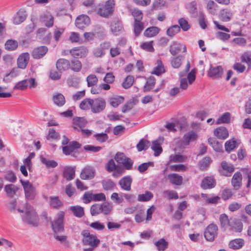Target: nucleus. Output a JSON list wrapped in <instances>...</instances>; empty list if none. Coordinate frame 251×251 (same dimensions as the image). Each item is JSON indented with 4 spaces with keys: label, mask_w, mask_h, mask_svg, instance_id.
<instances>
[{
    "label": "nucleus",
    "mask_w": 251,
    "mask_h": 251,
    "mask_svg": "<svg viewBox=\"0 0 251 251\" xmlns=\"http://www.w3.org/2000/svg\"><path fill=\"white\" fill-rule=\"evenodd\" d=\"M92 99H85L83 100L79 105V107L83 110H87L91 109Z\"/></svg>",
    "instance_id": "nucleus-56"
},
{
    "label": "nucleus",
    "mask_w": 251,
    "mask_h": 251,
    "mask_svg": "<svg viewBox=\"0 0 251 251\" xmlns=\"http://www.w3.org/2000/svg\"><path fill=\"white\" fill-rule=\"evenodd\" d=\"M219 220L222 227L224 229L230 227L231 224H230L228 217L226 214H221L220 216Z\"/></svg>",
    "instance_id": "nucleus-40"
},
{
    "label": "nucleus",
    "mask_w": 251,
    "mask_h": 251,
    "mask_svg": "<svg viewBox=\"0 0 251 251\" xmlns=\"http://www.w3.org/2000/svg\"><path fill=\"white\" fill-rule=\"evenodd\" d=\"M160 31V29L156 26L148 28L144 32V35L147 37H152L156 36Z\"/></svg>",
    "instance_id": "nucleus-34"
},
{
    "label": "nucleus",
    "mask_w": 251,
    "mask_h": 251,
    "mask_svg": "<svg viewBox=\"0 0 251 251\" xmlns=\"http://www.w3.org/2000/svg\"><path fill=\"white\" fill-rule=\"evenodd\" d=\"M26 11L24 9H21L17 12L13 18V23L15 25H19L23 23L26 18Z\"/></svg>",
    "instance_id": "nucleus-21"
},
{
    "label": "nucleus",
    "mask_w": 251,
    "mask_h": 251,
    "mask_svg": "<svg viewBox=\"0 0 251 251\" xmlns=\"http://www.w3.org/2000/svg\"><path fill=\"white\" fill-rule=\"evenodd\" d=\"M229 228L231 230L240 232L243 229V224L240 221H235L231 224Z\"/></svg>",
    "instance_id": "nucleus-55"
},
{
    "label": "nucleus",
    "mask_w": 251,
    "mask_h": 251,
    "mask_svg": "<svg viewBox=\"0 0 251 251\" xmlns=\"http://www.w3.org/2000/svg\"><path fill=\"white\" fill-rule=\"evenodd\" d=\"M155 245L159 251H164L168 246V243L164 238H162L155 242Z\"/></svg>",
    "instance_id": "nucleus-49"
},
{
    "label": "nucleus",
    "mask_w": 251,
    "mask_h": 251,
    "mask_svg": "<svg viewBox=\"0 0 251 251\" xmlns=\"http://www.w3.org/2000/svg\"><path fill=\"white\" fill-rule=\"evenodd\" d=\"M124 100V98L120 96H113L108 99V102L113 107H117Z\"/></svg>",
    "instance_id": "nucleus-28"
},
{
    "label": "nucleus",
    "mask_w": 251,
    "mask_h": 251,
    "mask_svg": "<svg viewBox=\"0 0 251 251\" xmlns=\"http://www.w3.org/2000/svg\"><path fill=\"white\" fill-rule=\"evenodd\" d=\"M50 204L51 207L58 209L62 205V202L57 196H51L50 197Z\"/></svg>",
    "instance_id": "nucleus-36"
},
{
    "label": "nucleus",
    "mask_w": 251,
    "mask_h": 251,
    "mask_svg": "<svg viewBox=\"0 0 251 251\" xmlns=\"http://www.w3.org/2000/svg\"><path fill=\"white\" fill-rule=\"evenodd\" d=\"M208 142L216 151L220 152L222 151V145L215 138L210 137L208 139Z\"/></svg>",
    "instance_id": "nucleus-42"
},
{
    "label": "nucleus",
    "mask_w": 251,
    "mask_h": 251,
    "mask_svg": "<svg viewBox=\"0 0 251 251\" xmlns=\"http://www.w3.org/2000/svg\"><path fill=\"white\" fill-rule=\"evenodd\" d=\"M95 174V171L94 168L90 166H87L82 170L80 177L82 179H90L94 177Z\"/></svg>",
    "instance_id": "nucleus-15"
},
{
    "label": "nucleus",
    "mask_w": 251,
    "mask_h": 251,
    "mask_svg": "<svg viewBox=\"0 0 251 251\" xmlns=\"http://www.w3.org/2000/svg\"><path fill=\"white\" fill-rule=\"evenodd\" d=\"M62 231H57L54 232L53 237L54 238L59 241L60 243L63 244L65 245H68V242L67 241V236L64 235L60 234V232Z\"/></svg>",
    "instance_id": "nucleus-46"
},
{
    "label": "nucleus",
    "mask_w": 251,
    "mask_h": 251,
    "mask_svg": "<svg viewBox=\"0 0 251 251\" xmlns=\"http://www.w3.org/2000/svg\"><path fill=\"white\" fill-rule=\"evenodd\" d=\"M90 19L87 15L82 14L76 18L75 25L78 28L83 29L90 25Z\"/></svg>",
    "instance_id": "nucleus-9"
},
{
    "label": "nucleus",
    "mask_w": 251,
    "mask_h": 251,
    "mask_svg": "<svg viewBox=\"0 0 251 251\" xmlns=\"http://www.w3.org/2000/svg\"><path fill=\"white\" fill-rule=\"evenodd\" d=\"M242 175L240 172L235 173L232 178V184L235 189H238L242 182Z\"/></svg>",
    "instance_id": "nucleus-30"
},
{
    "label": "nucleus",
    "mask_w": 251,
    "mask_h": 251,
    "mask_svg": "<svg viewBox=\"0 0 251 251\" xmlns=\"http://www.w3.org/2000/svg\"><path fill=\"white\" fill-rule=\"evenodd\" d=\"M48 49L46 46H41L35 49L32 52V56L34 58L39 59L43 57L47 52Z\"/></svg>",
    "instance_id": "nucleus-22"
},
{
    "label": "nucleus",
    "mask_w": 251,
    "mask_h": 251,
    "mask_svg": "<svg viewBox=\"0 0 251 251\" xmlns=\"http://www.w3.org/2000/svg\"><path fill=\"white\" fill-rule=\"evenodd\" d=\"M196 71L193 69L187 75V79L186 78H182L180 79V88L183 90H186L188 88V83L190 84L193 83V82L196 79Z\"/></svg>",
    "instance_id": "nucleus-8"
},
{
    "label": "nucleus",
    "mask_w": 251,
    "mask_h": 251,
    "mask_svg": "<svg viewBox=\"0 0 251 251\" xmlns=\"http://www.w3.org/2000/svg\"><path fill=\"white\" fill-rule=\"evenodd\" d=\"M201 196L208 203L216 204L219 202V200H220V198L218 196L210 197L208 195L206 194L202 193L201 194Z\"/></svg>",
    "instance_id": "nucleus-38"
},
{
    "label": "nucleus",
    "mask_w": 251,
    "mask_h": 251,
    "mask_svg": "<svg viewBox=\"0 0 251 251\" xmlns=\"http://www.w3.org/2000/svg\"><path fill=\"white\" fill-rule=\"evenodd\" d=\"M152 197L153 194L152 193L149 191H146L144 194L138 195L137 200L139 201H147L151 199Z\"/></svg>",
    "instance_id": "nucleus-50"
},
{
    "label": "nucleus",
    "mask_w": 251,
    "mask_h": 251,
    "mask_svg": "<svg viewBox=\"0 0 251 251\" xmlns=\"http://www.w3.org/2000/svg\"><path fill=\"white\" fill-rule=\"evenodd\" d=\"M242 62L246 63L248 66V69H251V51L244 52L241 56Z\"/></svg>",
    "instance_id": "nucleus-37"
},
{
    "label": "nucleus",
    "mask_w": 251,
    "mask_h": 251,
    "mask_svg": "<svg viewBox=\"0 0 251 251\" xmlns=\"http://www.w3.org/2000/svg\"><path fill=\"white\" fill-rule=\"evenodd\" d=\"M105 100L100 97L92 99L91 112L97 114L103 111L106 107Z\"/></svg>",
    "instance_id": "nucleus-6"
},
{
    "label": "nucleus",
    "mask_w": 251,
    "mask_h": 251,
    "mask_svg": "<svg viewBox=\"0 0 251 251\" xmlns=\"http://www.w3.org/2000/svg\"><path fill=\"white\" fill-rule=\"evenodd\" d=\"M17 210L20 213H23L24 211H25V215L23 217V220L25 222L33 226L38 225V218L35 210L32 206L26 204L25 210L18 208Z\"/></svg>",
    "instance_id": "nucleus-2"
},
{
    "label": "nucleus",
    "mask_w": 251,
    "mask_h": 251,
    "mask_svg": "<svg viewBox=\"0 0 251 251\" xmlns=\"http://www.w3.org/2000/svg\"><path fill=\"white\" fill-rule=\"evenodd\" d=\"M18 46L17 41L13 39L8 40L5 43V49L9 51L15 50Z\"/></svg>",
    "instance_id": "nucleus-44"
},
{
    "label": "nucleus",
    "mask_w": 251,
    "mask_h": 251,
    "mask_svg": "<svg viewBox=\"0 0 251 251\" xmlns=\"http://www.w3.org/2000/svg\"><path fill=\"white\" fill-rule=\"evenodd\" d=\"M29 60V54L28 52L21 53L18 57L17 63L18 68L25 69Z\"/></svg>",
    "instance_id": "nucleus-10"
},
{
    "label": "nucleus",
    "mask_w": 251,
    "mask_h": 251,
    "mask_svg": "<svg viewBox=\"0 0 251 251\" xmlns=\"http://www.w3.org/2000/svg\"><path fill=\"white\" fill-rule=\"evenodd\" d=\"M81 145L76 141H74L68 145L62 147V151L64 154L68 155L75 151V150L79 148Z\"/></svg>",
    "instance_id": "nucleus-12"
},
{
    "label": "nucleus",
    "mask_w": 251,
    "mask_h": 251,
    "mask_svg": "<svg viewBox=\"0 0 251 251\" xmlns=\"http://www.w3.org/2000/svg\"><path fill=\"white\" fill-rule=\"evenodd\" d=\"M157 66L154 68L152 74L159 75L164 73L165 69L162 62L160 59H158L156 61Z\"/></svg>",
    "instance_id": "nucleus-43"
},
{
    "label": "nucleus",
    "mask_w": 251,
    "mask_h": 251,
    "mask_svg": "<svg viewBox=\"0 0 251 251\" xmlns=\"http://www.w3.org/2000/svg\"><path fill=\"white\" fill-rule=\"evenodd\" d=\"M155 83V79L152 76L150 77L146 81V83L144 87V91H148L151 90Z\"/></svg>",
    "instance_id": "nucleus-52"
},
{
    "label": "nucleus",
    "mask_w": 251,
    "mask_h": 251,
    "mask_svg": "<svg viewBox=\"0 0 251 251\" xmlns=\"http://www.w3.org/2000/svg\"><path fill=\"white\" fill-rule=\"evenodd\" d=\"M63 176L67 180L73 179L75 177V168L71 166L65 167L63 170Z\"/></svg>",
    "instance_id": "nucleus-20"
},
{
    "label": "nucleus",
    "mask_w": 251,
    "mask_h": 251,
    "mask_svg": "<svg viewBox=\"0 0 251 251\" xmlns=\"http://www.w3.org/2000/svg\"><path fill=\"white\" fill-rule=\"evenodd\" d=\"M115 2L114 0H108L105 4H100L98 13L101 17L107 18L114 12Z\"/></svg>",
    "instance_id": "nucleus-3"
},
{
    "label": "nucleus",
    "mask_w": 251,
    "mask_h": 251,
    "mask_svg": "<svg viewBox=\"0 0 251 251\" xmlns=\"http://www.w3.org/2000/svg\"><path fill=\"white\" fill-rule=\"evenodd\" d=\"M21 182L24 189L25 199L27 200H33L36 195V189L28 180H21Z\"/></svg>",
    "instance_id": "nucleus-5"
},
{
    "label": "nucleus",
    "mask_w": 251,
    "mask_h": 251,
    "mask_svg": "<svg viewBox=\"0 0 251 251\" xmlns=\"http://www.w3.org/2000/svg\"><path fill=\"white\" fill-rule=\"evenodd\" d=\"M112 32L115 35L123 29V26L119 21H113L110 25Z\"/></svg>",
    "instance_id": "nucleus-45"
},
{
    "label": "nucleus",
    "mask_w": 251,
    "mask_h": 251,
    "mask_svg": "<svg viewBox=\"0 0 251 251\" xmlns=\"http://www.w3.org/2000/svg\"><path fill=\"white\" fill-rule=\"evenodd\" d=\"M132 178L130 176H126L121 178L119 184L121 188L125 191H129L131 190Z\"/></svg>",
    "instance_id": "nucleus-17"
},
{
    "label": "nucleus",
    "mask_w": 251,
    "mask_h": 251,
    "mask_svg": "<svg viewBox=\"0 0 251 251\" xmlns=\"http://www.w3.org/2000/svg\"><path fill=\"white\" fill-rule=\"evenodd\" d=\"M69 209L75 217L78 218L82 217L84 214L83 208L79 205L71 206Z\"/></svg>",
    "instance_id": "nucleus-33"
},
{
    "label": "nucleus",
    "mask_w": 251,
    "mask_h": 251,
    "mask_svg": "<svg viewBox=\"0 0 251 251\" xmlns=\"http://www.w3.org/2000/svg\"><path fill=\"white\" fill-rule=\"evenodd\" d=\"M180 26L178 25H174L169 27L166 32L167 35L170 37H173L180 31Z\"/></svg>",
    "instance_id": "nucleus-53"
},
{
    "label": "nucleus",
    "mask_w": 251,
    "mask_h": 251,
    "mask_svg": "<svg viewBox=\"0 0 251 251\" xmlns=\"http://www.w3.org/2000/svg\"><path fill=\"white\" fill-rule=\"evenodd\" d=\"M19 74V72L18 68H13L9 73H7L5 75L3 80L6 83H9L12 81L14 77L17 76Z\"/></svg>",
    "instance_id": "nucleus-29"
},
{
    "label": "nucleus",
    "mask_w": 251,
    "mask_h": 251,
    "mask_svg": "<svg viewBox=\"0 0 251 251\" xmlns=\"http://www.w3.org/2000/svg\"><path fill=\"white\" fill-rule=\"evenodd\" d=\"M70 53L74 58L85 57L88 53V50L84 47L75 48L70 50Z\"/></svg>",
    "instance_id": "nucleus-11"
},
{
    "label": "nucleus",
    "mask_w": 251,
    "mask_h": 251,
    "mask_svg": "<svg viewBox=\"0 0 251 251\" xmlns=\"http://www.w3.org/2000/svg\"><path fill=\"white\" fill-rule=\"evenodd\" d=\"M233 16V12L228 9H224L220 12L219 15L220 19L224 22L229 21Z\"/></svg>",
    "instance_id": "nucleus-25"
},
{
    "label": "nucleus",
    "mask_w": 251,
    "mask_h": 251,
    "mask_svg": "<svg viewBox=\"0 0 251 251\" xmlns=\"http://www.w3.org/2000/svg\"><path fill=\"white\" fill-rule=\"evenodd\" d=\"M40 20L47 27H51L53 25L54 18L53 16L49 12L42 14L40 17Z\"/></svg>",
    "instance_id": "nucleus-13"
},
{
    "label": "nucleus",
    "mask_w": 251,
    "mask_h": 251,
    "mask_svg": "<svg viewBox=\"0 0 251 251\" xmlns=\"http://www.w3.org/2000/svg\"><path fill=\"white\" fill-rule=\"evenodd\" d=\"M244 245V241L241 238L235 239L231 241L228 244L229 247L233 250L241 248Z\"/></svg>",
    "instance_id": "nucleus-32"
},
{
    "label": "nucleus",
    "mask_w": 251,
    "mask_h": 251,
    "mask_svg": "<svg viewBox=\"0 0 251 251\" xmlns=\"http://www.w3.org/2000/svg\"><path fill=\"white\" fill-rule=\"evenodd\" d=\"M102 184L103 188L107 191H112L114 189L115 187V183L110 180H103Z\"/></svg>",
    "instance_id": "nucleus-60"
},
{
    "label": "nucleus",
    "mask_w": 251,
    "mask_h": 251,
    "mask_svg": "<svg viewBox=\"0 0 251 251\" xmlns=\"http://www.w3.org/2000/svg\"><path fill=\"white\" fill-rule=\"evenodd\" d=\"M167 179L171 183L177 186L181 185L183 180L182 176L175 173L169 174L167 176Z\"/></svg>",
    "instance_id": "nucleus-19"
},
{
    "label": "nucleus",
    "mask_w": 251,
    "mask_h": 251,
    "mask_svg": "<svg viewBox=\"0 0 251 251\" xmlns=\"http://www.w3.org/2000/svg\"><path fill=\"white\" fill-rule=\"evenodd\" d=\"M84 244L89 245L92 247H97L100 243V240L96 236L91 235L88 238L82 240Z\"/></svg>",
    "instance_id": "nucleus-27"
},
{
    "label": "nucleus",
    "mask_w": 251,
    "mask_h": 251,
    "mask_svg": "<svg viewBox=\"0 0 251 251\" xmlns=\"http://www.w3.org/2000/svg\"><path fill=\"white\" fill-rule=\"evenodd\" d=\"M73 122L75 129H76L77 126L79 127V128L82 129V128L85 126L86 124V121L83 117L74 118Z\"/></svg>",
    "instance_id": "nucleus-35"
},
{
    "label": "nucleus",
    "mask_w": 251,
    "mask_h": 251,
    "mask_svg": "<svg viewBox=\"0 0 251 251\" xmlns=\"http://www.w3.org/2000/svg\"><path fill=\"white\" fill-rule=\"evenodd\" d=\"M215 185V182L213 177L207 176L201 181V187L204 189H211Z\"/></svg>",
    "instance_id": "nucleus-23"
},
{
    "label": "nucleus",
    "mask_w": 251,
    "mask_h": 251,
    "mask_svg": "<svg viewBox=\"0 0 251 251\" xmlns=\"http://www.w3.org/2000/svg\"><path fill=\"white\" fill-rule=\"evenodd\" d=\"M187 157L180 154H172L169 157V163H182L186 161Z\"/></svg>",
    "instance_id": "nucleus-26"
},
{
    "label": "nucleus",
    "mask_w": 251,
    "mask_h": 251,
    "mask_svg": "<svg viewBox=\"0 0 251 251\" xmlns=\"http://www.w3.org/2000/svg\"><path fill=\"white\" fill-rule=\"evenodd\" d=\"M238 143L237 141L231 139L227 141L225 143V149L227 152L231 151L232 150L238 147Z\"/></svg>",
    "instance_id": "nucleus-47"
},
{
    "label": "nucleus",
    "mask_w": 251,
    "mask_h": 251,
    "mask_svg": "<svg viewBox=\"0 0 251 251\" xmlns=\"http://www.w3.org/2000/svg\"><path fill=\"white\" fill-rule=\"evenodd\" d=\"M150 142L145 139H142L137 145V149L138 151H141L148 149Z\"/></svg>",
    "instance_id": "nucleus-64"
},
{
    "label": "nucleus",
    "mask_w": 251,
    "mask_h": 251,
    "mask_svg": "<svg viewBox=\"0 0 251 251\" xmlns=\"http://www.w3.org/2000/svg\"><path fill=\"white\" fill-rule=\"evenodd\" d=\"M217 226L213 224H210L205 230L204 237L208 241H213L217 234Z\"/></svg>",
    "instance_id": "nucleus-7"
},
{
    "label": "nucleus",
    "mask_w": 251,
    "mask_h": 251,
    "mask_svg": "<svg viewBox=\"0 0 251 251\" xmlns=\"http://www.w3.org/2000/svg\"><path fill=\"white\" fill-rule=\"evenodd\" d=\"M221 166L223 171L225 172H222V173L226 176H229L230 174L234 171V166L232 164H228L226 161L222 162Z\"/></svg>",
    "instance_id": "nucleus-31"
},
{
    "label": "nucleus",
    "mask_w": 251,
    "mask_h": 251,
    "mask_svg": "<svg viewBox=\"0 0 251 251\" xmlns=\"http://www.w3.org/2000/svg\"><path fill=\"white\" fill-rule=\"evenodd\" d=\"M56 67L57 69L61 73L62 71H66L70 68V63L68 60L61 58L57 61Z\"/></svg>",
    "instance_id": "nucleus-18"
},
{
    "label": "nucleus",
    "mask_w": 251,
    "mask_h": 251,
    "mask_svg": "<svg viewBox=\"0 0 251 251\" xmlns=\"http://www.w3.org/2000/svg\"><path fill=\"white\" fill-rule=\"evenodd\" d=\"M198 138L197 133L191 130L185 133L182 138L175 139L172 142V147L175 151H183L184 149L188 147L191 142H195Z\"/></svg>",
    "instance_id": "nucleus-1"
},
{
    "label": "nucleus",
    "mask_w": 251,
    "mask_h": 251,
    "mask_svg": "<svg viewBox=\"0 0 251 251\" xmlns=\"http://www.w3.org/2000/svg\"><path fill=\"white\" fill-rule=\"evenodd\" d=\"M65 212L62 211L58 212L51 222V227L54 232L64 231V219Z\"/></svg>",
    "instance_id": "nucleus-4"
},
{
    "label": "nucleus",
    "mask_w": 251,
    "mask_h": 251,
    "mask_svg": "<svg viewBox=\"0 0 251 251\" xmlns=\"http://www.w3.org/2000/svg\"><path fill=\"white\" fill-rule=\"evenodd\" d=\"M214 135L220 139H225L228 136V132L224 127H219L214 131Z\"/></svg>",
    "instance_id": "nucleus-24"
},
{
    "label": "nucleus",
    "mask_w": 251,
    "mask_h": 251,
    "mask_svg": "<svg viewBox=\"0 0 251 251\" xmlns=\"http://www.w3.org/2000/svg\"><path fill=\"white\" fill-rule=\"evenodd\" d=\"M223 74V68L219 66L215 67H211L208 71V75L213 79H218L222 77Z\"/></svg>",
    "instance_id": "nucleus-16"
},
{
    "label": "nucleus",
    "mask_w": 251,
    "mask_h": 251,
    "mask_svg": "<svg viewBox=\"0 0 251 251\" xmlns=\"http://www.w3.org/2000/svg\"><path fill=\"white\" fill-rule=\"evenodd\" d=\"M163 142V138L159 137L157 139L153 141L151 146V149L154 151V155L157 156L162 152V149L161 147V144Z\"/></svg>",
    "instance_id": "nucleus-14"
},
{
    "label": "nucleus",
    "mask_w": 251,
    "mask_h": 251,
    "mask_svg": "<svg viewBox=\"0 0 251 251\" xmlns=\"http://www.w3.org/2000/svg\"><path fill=\"white\" fill-rule=\"evenodd\" d=\"M152 43V41L143 42L140 44V47L145 50L152 52L154 51Z\"/></svg>",
    "instance_id": "nucleus-63"
},
{
    "label": "nucleus",
    "mask_w": 251,
    "mask_h": 251,
    "mask_svg": "<svg viewBox=\"0 0 251 251\" xmlns=\"http://www.w3.org/2000/svg\"><path fill=\"white\" fill-rule=\"evenodd\" d=\"M230 114L228 112H226L222 114L216 122V124L228 123L230 122Z\"/></svg>",
    "instance_id": "nucleus-48"
},
{
    "label": "nucleus",
    "mask_w": 251,
    "mask_h": 251,
    "mask_svg": "<svg viewBox=\"0 0 251 251\" xmlns=\"http://www.w3.org/2000/svg\"><path fill=\"white\" fill-rule=\"evenodd\" d=\"M163 195L165 198L169 199H177L178 198L177 193L174 190H165L163 192Z\"/></svg>",
    "instance_id": "nucleus-57"
},
{
    "label": "nucleus",
    "mask_w": 251,
    "mask_h": 251,
    "mask_svg": "<svg viewBox=\"0 0 251 251\" xmlns=\"http://www.w3.org/2000/svg\"><path fill=\"white\" fill-rule=\"evenodd\" d=\"M82 67L80 61L77 60H73L71 61V66L70 68L75 72H78L80 71Z\"/></svg>",
    "instance_id": "nucleus-62"
},
{
    "label": "nucleus",
    "mask_w": 251,
    "mask_h": 251,
    "mask_svg": "<svg viewBox=\"0 0 251 251\" xmlns=\"http://www.w3.org/2000/svg\"><path fill=\"white\" fill-rule=\"evenodd\" d=\"M182 45L177 43H174L170 48V52L173 55L177 54L181 50Z\"/></svg>",
    "instance_id": "nucleus-51"
},
{
    "label": "nucleus",
    "mask_w": 251,
    "mask_h": 251,
    "mask_svg": "<svg viewBox=\"0 0 251 251\" xmlns=\"http://www.w3.org/2000/svg\"><path fill=\"white\" fill-rule=\"evenodd\" d=\"M101 204L96 203L91 206L90 208L91 214L92 216H96L101 213Z\"/></svg>",
    "instance_id": "nucleus-54"
},
{
    "label": "nucleus",
    "mask_w": 251,
    "mask_h": 251,
    "mask_svg": "<svg viewBox=\"0 0 251 251\" xmlns=\"http://www.w3.org/2000/svg\"><path fill=\"white\" fill-rule=\"evenodd\" d=\"M4 189L6 194L11 198L14 197L17 190L16 187L13 184L5 185Z\"/></svg>",
    "instance_id": "nucleus-58"
},
{
    "label": "nucleus",
    "mask_w": 251,
    "mask_h": 251,
    "mask_svg": "<svg viewBox=\"0 0 251 251\" xmlns=\"http://www.w3.org/2000/svg\"><path fill=\"white\" fill-rule=\"evenodd\" d=\"M40 160L41 162L44 164L47 168H54L56 167L58 163L54 160H49L43 156H40Z\"/></svg>",
    "instance_id": "nucleus-41"
},
{
    "label": "nucleus",
    "mask_w": 251,
    "mask_h": 251,
    "mask_svg": "<svg viewBox=\"0 0 251 251\" xmlns=\"http://www.w3.org/2000/svg\"><path fill=\"white\" fill-rule=\"evenodd\" d=\"M54 103L58 106H62L65 103L64 96L60 93L55 94L53 97Z\"/></svg>",
    "instance_id": "nucleus-39"
},
{
    "label": "nucleus",
    "mask_w": 251,
    "mask_h": 251,
    "mask_svg": "<svg viewBox=\"0 0 251 251\" xmlns=\"http://www.w3.org/2000/svg\"><path fill=\"white\" fill-rule=\"evenodd\" d=\"M131 13L134 18V22H140L142 20L143 13L141 10L137 8H134L133 9Z\"/></svg>",
    "instance_id": "nucleus-61"
},
{
    "label": "nucleus",
    "mask_w": 251,
    "mask_h": 251,
    "mask_svg": "<svg viewBox=\"0 0 251 251\" xmlns=\"http://www.w3.org/2000/svg\"><path fill=\"white\" fill-rule=\"evenodd\" d=\"M87 85L88 87H91L96 85L98 82V79L96 75H90L86 78Z\"/></svg>",
    "instance_id": "nucleus-59"
}]
</instances>
